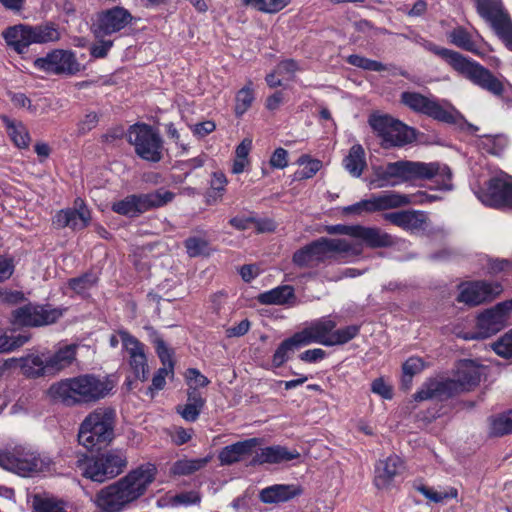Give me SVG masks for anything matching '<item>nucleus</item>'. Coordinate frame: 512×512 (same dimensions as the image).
I'll list each match as a JSON object with an SVG mask.
<instances>
[{
	"instance_id": "680f3d73",
	"label": "nucleus",
	"mask_w": 512,
	"mask_h": 512,
	"mask_svg": "<svg viewBox=\"0 0 512 512\" xmlns=\"http://www.w3.org/2000/svg\"><path fill=\"white\" fill-rule=\"evenodd\" d=\"M186 379L188 381L189 388H195L196 390H198V387H206L210 383L209 379L195 368L187 369Z\"/></svg>"
},
{
	"instance_id": "4be33fe9",
	"label": "nucleus",
	"mask_w": 512,
	"mask_h": 512,
	"mask_svg": "<svg viewBox=\"0 0 512 512\" xmlns=\"http://www.w3.org/2000/svg\"><path fill=\"white\" fill-rule=\"evenodd\" d=\"M156 353L163 365L159 368L152 378V385L150 389L162 390L165 386L166 377L174 371V361L172 359L173 352L168 348L165 341L158 335L153 339Z\"/></svg>"
},
{
	"instance_id": "1a4fd4ad",
	"label": "nucleus",
	"mask_w": 512,
	"mask_h": 512,
	"mask_svg": "<svg viewBox=\"0 0 512 512\" xmlns=\"http://www.w3.org/2000/svg\"><path fill=\"white\" fill-rule=\"evenodd\" d=\"M368 123L384 149L403 147L415 139L412 128L390 115L372 114Z\"/></svg>"
},
{
	"instance_id": "f704fd0d",
	"label": "nucleus",
	"mask_w": 512,
	"mask_h": 512,
	"mask_svg": "<svg viewBox=\"0 0 512 512\" xmlns=\"http://www.w3.org/2000/svg\"><path fill=\"white\" fill-rule=\"evenodd\" d=\"M295 299L294 288L290 285H281L259 294L258 301L264 305H285Z\"/></svg>"
},
{
	"instance_id": "4468645a",
	"label": "nucleus",
	"mask_w": 512,
	"mask_h": 512,
	"mask_svg": "<svg viewBox=\"0 0 512 512\" xmlns=\"http://www.w3.org/2000/svg\"><path fill=\"white\" fill-rule=\"evenodd\" d=\"M325 232L330 235H347L360 240L369 248H384L394 245L393 237L376 227H365L362 225H327Z\"/></svg>"
},
{
	"instance_id": "338daca9",
	"label": "nucleus",
	"mask_w": 512,
	"mask_h": 512,
	"mask_svg": "<svg viewBox=\"0 0 512 512\" xmlns=\"http://www.w3.org/2000/svg\"><path fill=\"white\" fill-rule=\"evenodd\" d=\"M346 214L361 215L363 213H373L370 198L361 200L355 204L344 208Z\"/></svg>"
},
{
	"instance_id": "bf43d9fd",
	"label": "nucleus",
	"mask_w": 512,
	"mask_h": 512,
	"mask_svg": "<svg viewBox=\"0 0 512 512\" xmlns=\"http://www.w3.org/2000/svg\"><path fill=\"white\" fill-rule=\"evenodd\" d=\"M96 282V277L93 274L86 273L79 277L69 280V287L76 293H83L90 289Z\"/></svg>"
},
{
	"instance_id": "cd10ccee",
	"label": "nucleus",
	"mask_w": 512,
	"mask_h": 512,
	"mask_svg": "<svg viewBox=\"0 0 512 512\" xmlns=\"http://www.w3.org/2000/svg\"><path fill=\"white\" fill-rule=\"evenodd\" d=\"M2 36L6 44L18 54L25 53L32 44L30 25L27 24H17L7 27L2 32Z\"/></svg>"
},
{
	"instance_id": "b1692460",
	"label": "nucleus",
	"mask_w": 512,
	"mask_h": 512,
	"mask_svg": "<svg viewBox=\"0 0 512 512\" xmlns=\"http://www.w3.org/2000/svg\"><path fill=\"white\" fill-rule=\"evenodd\" d=\"M403 470V462L397 455L380 460L375 466L374 484L379 489L387 488L395 476Z\"/></svg>"
},
{
	"instance_id": "5fc2aeb1",
	"label": "nucleus",
	"mask_w": 512,
	"mask_h": 512,
	"mask_svg": "<svg viewBox=\"0 0 512 512\" xmlns=\"http://www.w3.org/2000/svg\"><path fill=\"white\" fill-rule=\"evenodd\" d=\"M33 509L34 512H67L64 503L53 498L35 497Z\"/></svg>"
},
{
	"instance_id": "7c9ffc66",
	"label": "nucleus",
	"mask_w": 512,
	"mask_h": 512,
	"mask_svg": "<svg viewBox=\"0 0 512 512\" xmlns=\"http://www.w3.org/2000/svg\"><path fill=\"white\" fill-rule=\"evenodd\" d=\"M323 261L326 254L329 252L345 253L353 256H358L362 253V245L360 243H353L345 239H333L321 237L317 240Z\"/></svg>"
},
{
	"instance_id": "603ef678",
	"label": "nucleus",
	"mask_w": 512,
	"mask_h": 512,
	"mask_svg": "<svg viewBox=\"0 0 512 512\" xmlns=\"http://www.w3.org/2000/svg\"><path fill=\"white\" fill-rule=\"evenodd\" d=\"M415 488L417 491H419L421 494H423L427 499H429L432 502L440 503L444 501L445 499H453L456 498L458 495L457 489L451 487L448 490L445 491H434L432 488L427 487L425 485H415Z\"/></svg>"
},
{
	"instance_id": "dca6fc26",
	"label": "nucleus",
	"mask_w": 512,
	"mask_h": 512,
	"mask_svg": "<svg viewBox=\"0 0 512 512\" xmlns=\"http://www.w3.org/2000/svg\"><path fill=\"white\" fill-rule=\"evenodd\" d=\"M477 197L486 206L512 210V177L502 173L490 178Z\"/></svg>"
},
{
	"instance_id": "f257e3e1",
	"label": "nucleus",
	"mask_w": 512,
	"mask_h": 512,
	"mask_svg": "<svg viewBox=\"0 0 512 512\" xmlns=\"http://www.w3.org/2000/svg\"><path fill=\"white\" fill-rule=\"evenodd\" d=\"M157 467L144 463L103 487L95 495L100 512H122L143 497L157 476Z\"/></svg>"
},
{
	"instance_id": "69168bd1",
	"label": "nucleus",
	"mask_w": 512,
	"mask_h": 512,
	"mask_svg": "<svg viewBox=\"0 0 512 512\" xmlns=\"http://www.w3.org/2000/svg\"><path fill=\"white\" fill-rule=\"evenodd\" d=\"M270 165L276 169H284L288 165V152L284 148H277L271 158Z\"/></svg>"
},
{
	"instance_id": "39448f33",
	"label": "nucleus",
	"mask_w": 512,
	"mask_h": 512,
	"mask_svg": "<svg viewBox=\"0 0 512 512\" xmlns=\"http://www.w3.org/2000/svg\"><path fill=\"white\" fill-rule=\"evenodd\" d=\"M423 47L446 61L457 73L483 90L494 96H501L503 94V83L490 70L478 62L465 57L459 52L440 47L430 41H425Z\"/></svg>"
},
{
	"instance_id": "f3484780",
	"label": "nucleus",
	"mask_w": 512,
	"mask_h": 512,
	"mask_svg": "<svg viewBox=\"0 0 512 512\" xmlns=\"http://www.w3.org/2000/svg\"><path fill=\"white\" fill-rule=\"evenodd\" d=\"M510 311H512V299L498 303L481 313L477 318V331L469 339H485L498 333L505 327Z\"/></svg>"
},
{
	"instance_id": "4d7b16f0",
	"label": "nucleus",
	"mask_w": 512,
	"mask_h": 512,
	"mask_svg": "<svg viewBox=\"0 0 512 512\" xmlns=\"http://www.w3.org/2000/svg\"><path fill=\"white\" fill-rule=\"evenodd\" d=\"M128 362L135 377L141 381H146L149 374V368L145 351L136 357L128 359Z\"/></svg>"
},
{
	"instance_id": "052dcab7",
	"label": "nucleus",
	"mask_w": 512,
	"mask_h": 512,
	"mask_svg": "<svg viewBox=\"0 0 512 512\" xmlns=\"http://www.w3.org/2000/svg\"><path fill=\"white\" fill-rule=\"evenodd\" d=\"M112 47V40L104 38L97 39V42L90 47V55L96 59L105 58Z\"/></svg>"
},
{
	"instance_id": "9b49d317",
	"label": "nucleus",
	"mask_w": 512,
	"mask_h": 512,
	"mask_svg": "<svg viewBox=\"0 0 512 512\" xmlns=\"http://www.w3.org/2000/svg\"><path fill=\"white\" fill-rule=\"evenodd\" d=\"M127 138L140 158L150 162L162 159V139L151 126L134 124L128 129Z\"/></svg>"
},
{
	"instance_id": "20e7f679",
	"label": "nucleus",
	"mask_w": 512,
	"mask_h": 512,
	"mask_svg": "<svg viewBox=\"0 0 512 512\" xmlns=\"http://www.w3.org/2000/svg\"><path fill=\"white\" fill-rule=\"evenodd\" d=\"M481 376V368L478 365L472 360H463L457 366L454 379H430L414 394V399L415 401L447 400L460 392L472 390L480 383Z\"/></svg>"
},
{
	"instance_id": "774afa93",
	"label": "nucleus",
	"mask_w": 512,
	"mask_h": 512,
	"mask_svg": "<svg viewBox=\"0 0 512 512\" xmlns=\"http://www.w3.org/2000/svg\"><path fill=\"white\" fill-rule=\"evenodd\" d=\"M371 390L373 393L378 394L385 399L392 398V389L382 378H377L372 382Z\"/></svg>"
},
{
	"instance_id": "13d9d810",
	"label": "nucleus",
	"mask_w": 512,
	"mask_h": 512,
	"mask_svg": "<svg viewBox=\"0 0 512 512\" xmlns=\"http://www.w3.org/2000/svg\"><path fill=\"white\" fill-rule=\"evenodd\" d=\"M495 353L503 358H512V329L492 344Z\"/></svg>"
},
{
	"instance_id": "864d4df0",
	"label": "nucleus",
	"mask_w": 512,
	"mask_h": 512,
	"mask_svg": "<svg viewBox=\"0 0 512 512\" xmlns=\"http://www.w3.org/2000/svg\"><path fill=\"white\" fill-rule=\"evenodd\" d=\"M119 336L121 338L123 348L128 354V359L136 357L145 351L144 344L127 331H120Z\"/></svg>"
},
{
	"instance_id": "aec40b11",
	"label": "nucleus",
	"mask_w": 512,
	"mask_h": 512,
	"mask_svg": "<svg viewBox=\"0 0 512 512\" xmlns=\"http://www.w3.org/2000/svg\"><path fill=\"white\" fill-rule=\"evenodd\" d=\"M400 101L412 111L424 114L438 121L453 123L455 120L453 114L444 109L434 98H429L421 93L402 92Z\"/></svg>"
},
{
	"instance_id": "393cba45",
	"label": "nucleus",
	"mask_w": 512,
	"mask_h": 512,
	"mask_svg": "<svg viewBox=\"0 0 512 512\" xmlns=\"http://www.w3.org/2000/svg\"><path fill=\"white\" fill-rule=\"evenodd\" d=\"M303 493V489L295 484H275L262 489L259 499L265 504L287 502Z\"/></svg>"
},
{
	"instance_id": "5701e85b",
	"label": "nucleus",
	"mask_w": 512,
	"mask_h": 512,
	"mask_svg": "<svg viewBox=\"0 0 512 512\" xmlns=\"http://www.w3.org/2000/svg\"><path fill=\"white\" fill-rule=\"evenodd\" d=\"M335 327V321L322 318L311 323L308 327L297 333L300 336L304 346L311 343H319L327 346L330 335L332 334V331L335 329Z\"/></svg>"
},
{
	"instance_id": "6e6552de",
	"label": "nucleus",
	"mask_w": 512,
	"mask_h": 512,
	"mask_svg": "<svg viewBox=\"0 0 512 512\" xmlns=\"http://www.w3.org/2000/svg\"><path fill=\"white\" fill-rule=\"evenodd\" d=\"M128 464L123 449H110L85 459L81 465L82 475L94 482L103 483L120 475Z\"/></svg>"
},
{
	"instance_id": "423d86ee",
	"label": "nucleus",
	"mask_w": 512,
	"mask_h": 512,
	"mask_svg": "<svg viewBox=\"0 0 512 512\" xmlns=\"http://www.w3.org/2000/svg\"><path fill=\"white\" fill-rule=\"evenodd\" d=\"M116 412L111 407H98L82 421L78 431L79 443L88 450H100L115 437Z\"/></svg>"
},
{
	"instance_id": "ea45409f",
	"label": "nucleus",
	"mask_w": 512,
	"mask_h": 512,
	"mask_svg": "<svg viewBox=\"0 0 512 512\" xmlns=\"http://www.w3.org/2000/svg\"><path fill=\"white\" fill-rule=\"evenodd\" d=\"M323 261L317 240L297 250L293 255V262L300 267L311 266L313 262Z\"/></svg>"
},
{
	"instance_id": "6ab92c4d",
	"label": "nucleus",
	"mask_w": 512,
	"mask_h": 512,
	"mask_svg": "<svg viewBox=\"0 0 512 512\" xmlns=\"http://www.w3.org/2000/svg\"><path fill=\"white\" fill-rule=\"evenodd\" d=\"M502 285L498 282L470 281L459 285V294L456 300L474 307L492 301L502 292Z\"/></svg>"
},
{
	"instance_id": "e433bc0d",
	"label": "nucleus",
	"mask_w": 512,
	"mask_h": 512,
	"mask_svg": "<svg viewBox=\"0 0 512 512\" xmlns=\"http://www.w3.org/2000/svg\"><path fill=\"white\" fill-rule=\"evenodd\" d=\"M303 346L304 344L302 343L298 333H295L293 336L285 339L280 343L273 354V366L276 368L281 367L286 361L290 359V356L295 352V350Z\"/></svg>"
},
{
	"instance_id": "f03ea898",
	"label": "nucleus",
	"mask_w": 512,
	"mask_h": 512,
	"mask_svg": "<svg viewBox=\"0 0 512 512\" xmlns=\"http://www.w3.org/2000/svg\"><path fill=\"white\" fill-rule=\"evenodd\" d=\"M436 179L441 190L452 189V172L446 164L439 162H413L401 160L386 165L372 166V175L368 181L370 189L395 186L398 183L414 179Z\"/></svg>"
},
{
	"instance_id": "0e129e2a",
	"label": "nucleus",
	"mask_w": 512,
	"mask_h": 512,
	"mask_svg": "<svg viewBox=\"0 0 512 512\" xmlns=\"http://www.w3.org/2000/svg\"><path fill=\"white\" fill-rule=\"evenodd\" d=\"M425 367V362L420 357H410L408 358L403 366L402 370L403 373L409 374V375H416L419 374Z\"/></svg>"
},
{
	"instance_id": "a211bd4d",
	"label": "nucleus",
	"mask_w": 512,
	"mask_h": 512,
	"mask_svg": "<svg viewBox=\"0 0 512 512\" xmlns=\"http://www.w3.org/2000/svg\"><path fill=\"white\" fill-rule=\"evenodd\" d=\"M62 313L49 305L26 304L12 312L13 322L19 326L38 327L56 322Z\"/></svg>"
},
{
	"instance_id": "0eeeda50",
	"label": "nucleus",
	"mask_w": 512,
	"mask_h": 512,
	"mask_svg": "<svg viewBox=\"0 0 512 512\" xmlns=\"http://www.w3.org/2000/svg\"><path fill=\"white\" fill-rule=\"evenodd\" d=\"M51 464L48 456L21 445L0 449V467L23 477L49 470Z\"/></svg>"
},
{
	"instance_id": "c9c22d12",
	"label": "nucleus",
	"mask_w": 512,
	"mask_h": 512,
	"mask_svg": "<svg viewBox=\"0 0 512 512\" xmlns=\"http://www.w3.org/2000/svg\"><path fill=\"white\" fill-rule=\"evenodd\" d=\"M32 44L54 43L61 39V33L58 26L53 22H45L39 25L31 26Z\"/></svg>"
},
{
	"instance_id": "7ed1b4c3",
	"label": "nucleus",
	"mask_w": 512,
	"mask_h": 512,
	"mask_svg": "<svg viewBox=\"0 0 512 512\" xmlns=\"http://www.w3.org/2000/svg\"><path fill=\"white\" fill-rule=\"evenodd\" d=\"M112 390L111 383L94 374H83L53 383L48 395L67 407L88 404L105 398Z\"/></svg>"
},
{
	"instance_id": "e2e57ef3",
	"label": "nucleus",
	"mask_w": 512,
	"mask_h": 512,
	"mask_svg": "<svg viewBox=\"0 0 512 512\" xmlns=\"http://www.w3.org/2000/svg\"><path fill=\"white\" fill-rule=\"evenodd\" d=\"M99 122V116L95 112L87 113L82 120L77 124L78 134L85 135L93 128L97 126Z\"/></svg>"
},
{
	"instance_id": "79ce46f5",
	"label": "nucleus",
	"mask_w": 512,
	"mask_h": 512,
	"mask_svg": "<svg viewBox=\"0 0 512 512\" xmlns=\"http://www.w3.org/2000/svg\"><path fill=\"white\" fill-rule=\"evenodd\" d=\"M46 356L42 355H28L22 359L21 368L23 373L28 377H39L43 375H50L46 371Z\"/></svg>"
},
{
	"instance_id": "6e6d98bb",
	"label": "nucleus",
	"mask_w": 512,
	"mask_h": 512,
	"mask_svg": "<svg viewBox=\"0 0 512 512\" xmlns=\"http://www.w3.org/2000/svg\"><path fill=\"white\" fill-rule=\"evenodd\" d=\"M189 257H198L208 254L209 242L201 237H189L184 242Z\"/></svg>"
},
{
	"instance_id": "bb28decb",
	"label": "nucleus",
	"mask_w": 512,
	"mask_h": 512,
	"mask_svg": "<svg viewBox=\"0 0 512 512\" xmlns=\"http://www.w3.org/2000/svg\"><path fill=\"white\" fill-rule=\"evenodd\" d=\"M77 350V344L58 347L53 354L46 356V371H49L50 375H54L71 366L76 360Z\"/></svg>"
},
{
	"instance_id": "ddd939ff",
	"label": "nucleus",
	"mask_w": 512,
	"mask_h": 512,
	"mask_svg": "<svg viewBox=\"0 0 512 512\" xmlns=\"http://www.w3.org/2000/svg\"><path fill=\"white\" fill-rule=\"evenodd\" d=\"M478 14L491 24L497 36L512 50V21L501 0H477Z\"/></svg>"
},
{
	"instance_id": "a878e982",
	"label": "nucleus",
	"mask_w": 512,
	"mask_h": 512,
	"mask_svg": "<svg viewBox=\"0 0 512 512\" xmlns=\"http://www.w3.org/2000/svg\"><path fill=\"white\" fill-rule=\"evenodd\" d=\"M260 444V439L249 438L234 444L225 446L219 452L218 458L222 465H231L239 462L244 457L252 454L253 450Z\"/></svg>"
},
{
	"instance_id": "4c0bfd02",
	"label": "nucleus",
	"mask_w": 512,
	"mask_h": 512,
	"mask_svg": "<svg viewBox=\"0 0 512 512\" xmlns=\"http://www.w3.org/2000/svg\"><path fill=\"white\" fill-rule=\"evenodd\" d=\"M449 42L456 47L479 54L478 45L472 35L462 26H457L447 33Z\"/></svg>"
},
{
	"instance_id": "c03bdc74",
	"label": "nucleus",
	"mask_w": 512,
	"mask_h": 512,
	"mask_svg": "<svg viewBox=\"0 0 512 512\" xmlns=\"http://www.w3.org/2000/svg\"><path fill=\"white\" fill-rule=\"evenodd\" d=\"M253 83L251 80L240 89L235 97V114L242 116L252 105L255 97L253 93Z\"/></svg>"
},
{
	"instance_id": "a18cd8bd",
	"label": "nucleus",
	"mask_w": 512,
	"mask_h": 512,
	"mask_svg": "<svg viewBox=\"0 0 512 512\" xmlns=\"http://www.w3.org/2000/svg\"><path fill=\"white\" fill-rule=\"evenodd\" d=\"M5 123L9 136L15 145L19 148H27L30 143V136L26 127L22 123L16 124L8 119H5Z\"/></svg>"
},
{
	"instance_id": "c85d7f7f",
	"label": "nucleus",
	"mask_w": 512,
	"mask_h": 512,
	"mask_svg": "<svg viewBox=\"0 0 512 512\" xmlns=\"http://www.w3.org/2000/svg\"><path fill=\"white\" fill-rule=\"evenodd\" d=\"M384 218L390 223L407 231H415L423 228L426 216L420 211H398L387 213Z\"/></svg>"
},
{
	"instance_id": "49530a36",
	"label": "nucleus",
	"mask_w": 512,
	"mask_h": 512,
	"mask_svg": "<svg viewBox=\"0 0 512 512\" xmlns=\"http://www.w3.org/2000/svg\"><path fill=\"white\" fill-rule=\"evenodd\" d=\"M297 163L303 166L302 169L295 173V178L297 180L312 178L322 167V162L320 160L311 159L308 155L300 156Z\"/></svg>"
},
{
	"instance_id": "473e14b6",
	"label": "nucleus",
	"mask_w": 512,
	"mask_h": 512,
	"mask_svg": "<svg viewBox=\"0 0 512 512\" xmlns=\"http://www.w3.org/2000/svg\"><path fill=\"white\" fill-rule=\"evenodd\" d=\"M206 403L201 392L195 388H189L187 392V402L184 405H177L176 412L188 422H195Z\"/></svg>"
},
{
	"instance_id": "3c124183",
	"label": "nucleus",
	"mask_w": 512,
	"mask_h": 512,
	"mask_svg": "<svg viewBox=\"0 0 512 512\" xmlns=\"http://www.w3.org/2000/svg\"><path fill=\"white\" fill-rule=\"evenodd\" d=\"M347 63L367 71L381 72L389 69L387 65L379 61L372 60L358 54L349 55L347 57Z\"/></svg>"
},
{
	"instance_id": "2f4dec72",
	"label": "nucleus",
	"mask_w": 512,
	"mask_h": 512,
	"mask_svg": "<svg viewBox=\"0 0 512 512\" xmlns=\"http://www.w3.org/2000/svg\"><path fill=\"white\" fill-rule=\"evenodd\" d=\"M373 212L395 209L412 203L409 196L396 191H384L370 197Z\"/></svg>"
},
{
	"instance_id": "f8f14e48",
	"label": "nucleus",
	"mask_w": 512,
	"mask_h": 512,
	"mask_svg": "<svg viewBox=\"0 0 512 512\" xmlns=\"http://www.w3.org/2000/svg\"><path fill=\"white\" fill-rule=\"evenodd\" d=\"M37 70L49 75L74 76L83 70L76 54L72 50L53 49L43 57L33 61Z\"/></svg>"
},
{
	"instance_id": "8fccbe9b",
	"label": "nucleus",
	"mask_w": 512,
	"mask_h": 512,
	"mask_svg": "<svg viewBox=\"0 0 512 512\" xmlns=\"http://www.w3.org/2000/svg\"><path fill=\"white\" fill-rule=\"evenodd\" d=\"M242 2L264 13H277L284 9L290 0H242Z\"/></svg>"
},
{
	"instance_id": "58836bf2",
	"label": "nucleus",
	"mask_w": 512,
	"mask_h": 512,
	"mask_svg": "<svg viewBox=\"0 0 512 512\" xmlns=\"http://www.w3.org/2000/svg\"><path fill=\"white\" fill-rule=\"evenodd\" d=\"M211 460V457L196 459L183 458L177 460L171 467V473L178 476L191 475L204 468Z\"/></svg>"
},
{
	"instance_id": "c756f323",
	"label": "nucleus",
	"mask_w": 512,
	"mask_h": 512,
	"mask_svg": "<svg viewBox=\"0 0 512 512\" xmlns=\"http://www.w3.org/2000/svg\"><path fill=\"white\" fill-rule=\"evenodd\" d=\"M300 457L297 450H289L288 448L280 445L269 446L261 449L254 459V463L264 464H279L288 462Z\"/></svg>"
},
{
	"instance_id": "9d476101",
	"label": "nucleus",
	"mask_w": 512,
	"mask_h": 512,
	"mask_svg": "<svg viewBox=\"0 0 512 512\" xmlns=\"http://www.w3.org/2000/svg\"><path fill=\"white\" fill-rule=\"evenodd\" d=\"M173 198L174 193L164 190L147 194H132L112 203L111 209L117 214L135 217L148 210L162 207L171 202Z\"/></svg>"
},
{
	"instance_id": "a19ab883",
	"label": "nucleus",
	"mask_w": 512,
	"mask_h": 512,
	"mask_svg": "<svg viewBox=\"0 0 512 512\" xmlns=\"http://www.w3.org/2000/svg\"><path fill=\"white\" fill-rule=\"evenodd\" d=\"M508 144V139L503 134L483 135L478 140V148L491 155H500Z\"/></svg>"
},
{
	"instance_id": "37998d69",
	"label": "nucleus",
	"mask_w": 512,
	"mask_h": 512,
	"mask_svg": "<svg viewBox=\"0 0 512 512\" xmlns=\"http://www.w3.org/2000/svg\"><path fill=\"white\" fill-rule=\"evenodd\" d=\"M489 433L496 437L512 433V409L490 419Z\"/></svg>"
},
{
	"instance_id": "09e8293b",
	"label": "nucleus",
	"mask_w": 512,
	"mask_h": 512,
	"mask_svg": "<svg viewBox=\"0 0 512 512\" xmlns=\"http://www.w3.org/2000/svg\"><path fill=\"white\" fill-rule=\"evenodd\" d=\"M360 331V326L349 325L344 328L333 330L327 346L343 345L355 338Z\"/></svg>"
},
{
	"instance_id": "2eb2a0df",
	"label": "nucleus",
	"mask_w": 512,
	"mask_h": 512,
	"mask_svg": "<svg viewBox=\"0 0 512 512\" xmlns=\"http://www.w3.org/2000/svg\"><path fill=\"white\" fill-rule=\"evenodd\" d=\"M135 20L126 8L115 6L97 14L91 31L96 39H100L122 31Z\"/></svg>"
},
{
	"instance_id": "de8ad7c7",
	"label": "nucleus",
	"mask_w": 512,
	"mask_h": 512,
	"mask_svg": "<svg viewBox=\"0 0 512 512\" xmlns=\"http://www.w3.org/2000/svg\"><path fill=\"white\" fill-rule=\"evenodd\" d=\"M30 339L28 334H10L3 333L0 331V353H8L11 352L25 343H27Z\"/></svg>"
},
{
	"instance_id": "412c9836",
	"label": "nucleus",
	"mask_w": 512,
	"mask_h": 512,
	"mask_svg": "<svg viewBox=\"0 0 512 512\" xmlns=\"http://www.w3.org/2000/svg\"><path fill=\"white\" fill-rule=\"evenodd\" d=\"M91 221V212L82 198H76L73 207L59 210L52 219L57 229L70 228L74 231L83 230Z\"/></svg>"
},
{
	"instance_id": "72a5a7b5",
	"label": "nucleus",
	"mask_w": 512,
	"mask_h": 512,
	"mask_svg": "<svg viewBox=\"0 0 512 512\" xmlns=\"http://www.w3.org/2000/svg\"><path fill=\"white\" fill-rule=\"evenodd\" d=\"M343 166L346 171L355 178L362 175L367 166L365 151L360 144H354L343 159Z\"/></svg>"
}]
</instances>
